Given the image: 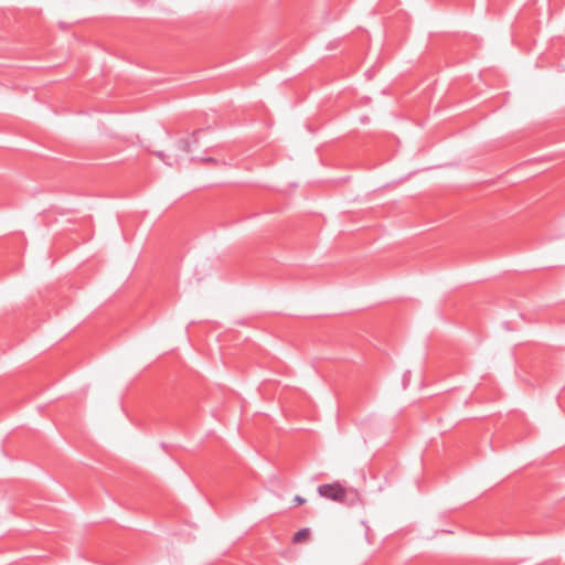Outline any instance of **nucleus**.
<instances>
[{
    "instance_id": "nucleus-1",
    "label": "nucleus",
    "mask_w": 565,
    "mask_h": 565,
    "mask_svg": "<svg viewBox=\"0 0 565 565\" xmlns=\"http://www.w3.org/2000/svg\"><path fill=\"white\" fill-rule=\"evenodd\" d=\"M318 493L322 498L339 503L353 504L358 500L356 491L344 488L339 482L320 484Z\"/></svg>"
},
{
    "instance_id": "nucleus-2",
    "label": "nucleus",
    "mask_w": 565,
    "mask_h": 565,
    "mask_svg": "<svg viewBox=\"0 0 565 565\" xmlns=\"http://www.w3.org/2000/svg\"><path fill=\"white\" fill-rule=\"evenodd\" d=\"M310 535V530L305 527L299 530L294 534L292 542L294 543H302L305 542Z\"/></svg>"
},
{
    "instance_id": "nucleus-3",
    "label": "nucleus",
    "mask_w": 565,
    "mask_h": 565,
    "mask_svg": "<svg viewBox=\"0 0 565 565\" xmlns=\"http://www.w3.org/2000/svg\"><path fill=\"white\" fill-rule=\"evenodd\" d=\"M178 148L183 152H191L192 146L189 140H180L178 143Z\"/></svg>"
},
{
    "instance_id": "nucleus-4",
    "label": "nucleus",
    "mask_w": 565,
    "mask_h": 565,
    "mask_svg": "<svg viewBox=\"0 0 565 565\" xmlns=\"http://www.w3.org/2000/svg\"><path fill=\"white\" fill-rule=\"evenodd\" d=\"M156 156H157L159 159H161L166 164H168V166H172V162H169V161H167V160H166V154H164V152H162V151H158V152H156Z\"/></svg>"
},
{
    "instance_id": "nucleus-5",
    "label": "nucleus",
    "mask_w": 565,
    "mask_h": 565,
    "mask_svg": "<svg viewBox=\"0 0 565 565\" xmlns=\"http://www.w3.org/2000/svg\"><path fill=\"white\" fill-rule=\"evenodd\" d=\"M294 501L296 504H303L306 502V499L300 495H296Z\"/></svg>"
},
{
    "instance_id": "nucleus-6",
    "label": "nucleus",
    "mask_w": 565,
    "mask_h": 565,
    "mask_svg": "<svg viewBox=\"0 0 565 565\" xmlns=\"http://www.w3.org/2000/svg\"><path fill=\"white\" fill-rule=\"evenodd\" d=\"M202 132V130L194 131L192 135L193 142H198V136Z\"/></svg>"
},
{
    "instance_id": "nucleus-7",
    "label": "nucleus",
    "mask_w": 565,
    "mask_h": 565,
    "mask_svg": "<svg viewBox=\"0 0 565 565\" xmlns=\"http://www.w3.org/2000/svg\"><path fill=\"white\" fill-rule=\"evenodd\" d=\"M204 162H215V160L213 158H205L203 159Z\"/></svg>"
}]
</instances>
